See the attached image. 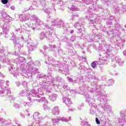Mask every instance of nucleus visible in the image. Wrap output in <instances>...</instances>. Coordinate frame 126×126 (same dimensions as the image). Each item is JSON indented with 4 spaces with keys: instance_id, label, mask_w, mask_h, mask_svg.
I'll return each instance as SVG.
<instances>
[{
    "instance_id": "3",
    "label": "nucleus",
    "mask_w": 126,
    "mask_h": 126,
    "mask_svg": "<svg viewBox=\"0 0 126 126\" xmlns=\"http://www.w3.org/2000/svg\"><path fill=\"white\" fill-rule=\"evenodd\" d=\"M95 122L97 125H100V123L99 120L98 119V118H95Z\"/></svg>"
},
{
    "instance_id": "4",
    "label": "nucleus",
    "mask_w": 126,
    "mask_h": 126,
    "mask_svg": "<svg viewBox=\"0 0 126 126\" xmlns=\"http://www.w3.org/2000/svg\"><path fill=\"white\" fill-rule=\"evenodd\" d=\"M52 121L54 122V119H52Z\"/></svg>"
},
{
    "instance_id": "1",
    "label": "nucleus",
    "mask_w": 126,
    "mask_h": 126,
    "mask_svg": "<svg viewBox=\"0 0 126 126\" xmlns=\"http://www.w3.org/2000/svg\"><path fill=\"white\" fill-rule=\"evenodd\" d=\"M1 1L3 4H6L8 2V0H1Z\"/></svg>"
},
{
    "instance_id": "2",
    "label": "nucleus",
    "mask_w": 126,
    "mask_h": 126,
    "mask_svg": "<svg viewBox=\"0 0 126 126\" xmlns=\"http://www.w3.org/2000/svg\"><path fill=\"white\" fill-rule=\"evenodd\" d=\"M91 66H92V67H93V68H95V67H96V63H95V62H93L91 63Z\"/></svg>"
}]
</instances>
